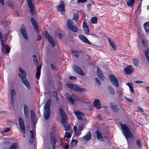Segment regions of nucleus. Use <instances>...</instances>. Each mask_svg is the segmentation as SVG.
<instances>
[{"label":"nucleus","instance_id":"1","mask_svg":"<svg viewBox=\"0 0 149 149\" xmlns=\"http://www.w3.org/2000/svg\"><path fill=\"white\" fill-rule=\"evenodd\" d=\"M51 104V100L48 99L45 104L44 107L43 116L45 119L48 120L50 117L51 111L50 106Z\"/></svg>","mask_w":149,"mask_h":149},{"label":"nucleus","instance_id":"2","mask_svg":"<svg viewBox=\"0 0 149 149\" xmlns=\"http://www.w3.org/2000/svg\"><path fill=\"white\" fill-rule=\"evenodd\" d=\"M121 128L123 130L124 135L127 139L128 137L130 138L133 137V135L131 131L126 125H122Z\"/></svg>","mask_w":149,"mask_h":149},{"label":"nucleus","instance_id":"3","mask_svg":"<svg viewBox=\"0 0 149 149\" xmlns=\"http://www.w3.org/2000/svg\"><path fill=\"white\" fill-rule=\"evenodd\" d=\"M67 25L68 28L70 30L74 32H77L78 29L75 25H74L73 22L71 19H68L67 22Z\"/></svg>","mask_w":149,"mask_h":149},{"label":"nucleus","instance_id":"4","mask_svg":"<svg viewBox=\"0 0 149 149\" xmlns=\"http://www.w3.org/2000/svg\"><path fill=\"white\" fill-rule=\"evenodd\" d=\"M57 10L61 15L64 14L65 13V4L63 1H61L58 6H56Z\"/></svg>","mask_w":149,"mask_h":149},{"label":"nucleus","instance_id":"5","mask_svg":"<svg viewBox=\"0 0 149 149\" xmlns=\"http://www.w3.org/2000/svg\"><path fill=\"white\" fill-rule=\"evenodd\" d=\"M18 120L20 129L22 133L24 134L25 133V127L23 120L21 117H19Z\"/></svg>","mask_w":149,"mask_h":149},{"label":"nucleus","instance_id":"6","mask_svg":"<svg viewBox=\"0 0 149 149\" xmlns=\"http://www.w3.org/2000/svg\"><path fill=\"white\" fill-rule=\"evenodd\" d=\"M109 78L110 81L113 85L116 87H118L119 86L118 80L112 74H110L109 75Z\"/></svg>","mask_w":149,"mask_h":149},{"label":"nucleus","instance_id":"7","mask_svg":"<svg viewBox=\"0 0 149 149\" xmlns=\"http://www.w3.org/2000/svg\"><path fill=\"white\" fill-rule=\"evenodd\" d=\"M67 86L68 88L77 91L83 92L84 91V89L74 84H68L67 85Z\"/></svg>","mask_w":149,"mask_h":149},{"label":"nucleus","instance_id":"8","mask_svg":"<svg viewBox=\"0 0 149 149\" xmlns=\"http://www.w3.org/2000/svg\"><path fill=\"white\" fill-rule=\"evenodd\" d=\"M45 38L50 43L53 47L55 46V43L52 37L48 33L45 34Z\"/></svg>","mask_w":149,"mask_h":149},{"label":"nucleus","instance_id":"9","mask_svg":"<svg viewBox=\"0 0 149 149\" xmlns=\"http://www.w3.org/2000/svg\"><path fill=\"white\" fill-rule=\"evenodd\" d=\"M20 31L22 34L23 38L26 40H28V37L27 32L25 29L24 26L23 24L22 25V27L21 28Z\"/></svg>","mask_w":149,"mask_h":149},{"label":"nucleus","instance_id":"10","mask_svg":"<svg viewBox=\"0 0 149 149\" xmlns=\"http://www.w3.org/2000/svg\"><path fill=\"white\" fill-rule=\"evenodd\" d=\"M31 21L33 26L34 30L37 33L39 32V30L37 23L35 19L33 18L31 19Z\"/></svg>","mask_w":149,"mask_h":149},{"label":"nucleus","instance_id":"11","mask_svg":"<svg viewBox=\"0 0 149 149\" xmlns=\"http://www.w3.org/2000/svg\"><path fill=\"white\" fill-rule=\"evenodd\" d=\"M27 0L30 13L31 15H33L34 13V8L32 1L31 0Z\"/></svg>","mask_w":149,"mask_h":149},{"label":"nucleus","instance_id":"12","mask_svg":"<svg viewBox=\"0 0 149 149\" xmlns=\"http://www.w3.org/2000/svg\"><path fill=\"white\" fill-rule=\"evenodd\" d=\"M124 71L125 74H130L132 73L134 71V70L132 65H129L124 69Z\"/></svg>","mask_w":149,"mask_h":149},{"label":"nucleus","instance_id":"13","mask_svg":"<svg viewBox=\"0 0 149 149\" xmlns=\"http://www.w3.org/2000/svg\"><path fill=\"white\" fill-rule=\"evenodd\" d=\"M61 123L65 128V130L68 131L70 129V127L69 124L67 122V119L61 121Z\"/></svg>","mask_w":149,"mask_h":149},{"label":"nucleus","instance_id":"14","mask_svg":"<svg viewBox=\"0 0 149 149\" xmlns=\"http://www.w3.org/2000/svg\"><path fill=\"white\" fill-rule=\"evenodd\" d=\"M31 122L33 125H35L36 124V115L34 111L32 110L31 111Z\"/></svg>","mask_w":149,"mask_h":149},{"label":"nucleus","instance_id":"15","mask_svg":"<svg viewBox=\"0 0 149 149\" xmlns=\"http://www.w3.org/2000/svg\"><path fill=\"white\" fill-rule=\"evenodd\" d=\"M73 69L74 71L77 73L80 74L81 75H84V74L83 71L81 68L78 66H74L73 67Z\"/></svg>","mask_w":149,"mask_h":149},{"label":"nucleus","instance_id":"16","mask_svg":"<svg viewBox=\"0 0 149 149\" xmlns=\"http://www.w3.org/2000/svg\"><path fill=\"white\" fill-rule=\"evenodd\" d=\"M30 136L31 137V138L29 140V144L31 145L32 143L33 140L35 139V136L34 132L32 130L30 131Z\"/></svg>","mask_w":149,"mask_h":149},{"label":"nucleus","instance_id":"17","mask_svg":"<svg viewBox=\"0 0 149 149\" xmlns=\"http://www.w3.org/2000/svg\"><path fill=\"white\" fill-rule=\"evenodd\" d=\"M59 111L62 119V120H65L66 119H67V116L65 111L62 108H60L59 109Z\"/></svg>","mask_w":149,"mask_h":149},{"label":"nucleus","instance_id":"18","mask_svg":"<svg viewBox=\"0 0 149 149\" xmlns=\"http://www.w3.org/2000/svg\"><path fill=\"white\" fill-rule=\"evenodd\" d=\"M79 38L85 43L89 45H91V42L88 40V39L84 36L81 34H79Z\"/></svg>","mask_w":149,"mask_h":149},{"label":"nucleus","instance_id":"19","mask_svg":"<svg viewBox=\"0 0 149 149\" xmlns=\"http://www.w3.org/2000/svg\"><path fill=\"white\" fill-rule=\"evenodd\" d=\"M16 95V92L14 89L11 90L10 97H11V105L13 106L14 104V97Z\"/></svg>","mask_w":149,"mask_h":149},{"label":"nucleus","instance_id":"20","mask_svg":"<svg viewBox=\"0 0 149 149\" xmlns=\"http://www.w3.org/2000/svg\"><path fill=\"white\" fill-rule=\"evenodd\" d=\"M94 106L97 109H100L101 108V104L99 99L95 100L93 102Z\"/></svg>","mask_w":149,"mask_h":149},{"label":"nucleus","instance_id":"21","mask_svg":"<svg viewBox=\"0 0 149 149\" xmlns=\"http://www.w3.org/2000/svg\"><path fill=\"white\" fill-rule=\"evenodd\" d=\"M19 72L21 73L19 74V76L20 78H21V79H22L23 78H25L26 76V73L25 71L21 68L20 67L19 68Z\"/></svg>","mask_w":149,"mask_h":149},{"label":"nucleus","instance_id":"22","mask_svg":"<svg viewBox=\"0 0 149 149\" xmlns=\"http://www.w3.org/2000/svg\"><path fill=\"white\" fill-rule=\"evenodd\" d=\"M75 114L79 120H82V117L84 116V114L82 112L76 111L75 112Z\"/></svg>","mask_w":149,"mask_h":149},{"label":"nucleus","instance_id":"23","mask_svg":"<svg viewBox=\"0 0 149 149\" xmlns=\"http://www.w3.org/2000/svg\"><path fill=\"white\" fill-rule=\"evenodd\" d=\"M91 134L90 131H88L86 134L83 137V139L86 141L89 140L91 139Z\"/></svg>","mask_w":149,"mask_h":149},{"label":"nucleus","instance_id":"24","mask_svg":"<svg viewBox=\"0 0 149 149\" xmlns=\"http://www.w3.org/2000/svg\"><path fill=\"white\" fill-rule=\"evenodd\" d=\"M22 82L24 84L28 89L29 90L30 89V85L29 82L25 78L22 79Z\"/></svg>","mask_w":149,"mask_h":149},{"label":"nucleus","instance_id":"25","mask_svg":"<svg viewBox=\"0 0 149 149\" xmlns=\"http://www.w3.org/2000/svg\"><path fill=\"white\" fill-rule=\"evenodd\" d=\"M97 76L101 80L103 81L104 80V77L102 74V72L99 68H97Z\"/></svg>","mask_w":149,"mask_h":149},{"label":"nucleus","instance_id":"26","mask_svg":"<svg viewBox=\"0 0 149 149\" xmlns=\"http://www.w3.org/2000/svg\"><path fill=\"white\" fill-rule=\"evenodd\" d=\"M41 67V65H40L39 66H38L37 68L36 76L37 78L38 79H39L40 75V71Z\"/></svg>","mask_w":149,"mask_h":149},{"label":"nucleus","instance_id":"27","mask_svg":"<svg viewBox=\"0 0 149 149\" xmlns=\"http://www.w3.org/2000/svg\"><path fill=\"white\" fill-rule=\"evenodd\" d=\"M96 134L97 135V139L101 141H104V139L102 136L101 133L99 131H97Z\"/></svg>","mask_w":149,"mask_h":149},{"label":"nucleus","instance_id":"28","mask_svg":"<svg viewBox=\"0 0 149 149\" xmlns=\"http://www.w3.org/2000/svg\"><path fill=\"white\" fill-rule=\"evenodd\" d=\"M107 89L108 92L110 94L112 95H114L115 94L114 89L111 86L108 85L107 87Z\"/></svg>","mask_w":149,"mask_h":149},{"label":"nucleus","instance_id":"29","mask_svg":"<svg viewBox=\"0 0 149 149\" xmlns=\"http://www.w3.org/2000/svg\"><path fill=\"white\" fill-rule=\"evenodd\" d=\"M9 149H19L18 145L16 143L12 144L9 147Z\"/></svg>","mask_w":149,"mask_h":149},{"label":"nucleus","instance_id":"30","mask_svg":"<svg viewBox=\"0 0 149 149\" xmlns=\"http://www.w3.org/2000/svg\"><path fill=\"white\" fill-rule=\"evenodd\" d=\"M111 108L112 109L114 112H118L119 109L117 107L116 105H115L113 103H111Z\"/></svg>","mask_w":149,"mask_h":149},{"label":"nucleus","instance_id":"31","mask_svg":"<svg viewBox=\"0 0 149 149\" xmlns=\"http://www.w3.org/2000/svg\"><path fill=\"white\" fill-rule=\"evenodd\" d=\"M108 40L110 43V44L113 49L115 50H116V48L114 44L113 41L110 38H108Z\"/></svg>","mask_w":149,"mask_h":149},{"label":"nucleus","instance_id":"32","mask_svg":"<svg viewBox=\"0 0 149 149\" xmlns=\"http://www.w3.org/2000/svg\"><path fill=\"white\" fill-rule=\"evenodd\" d=\"M51 144L52 145V149H55L56 145V141L54 138H51Z\"/></svg>","mask_w":149,"mask_h":149},{"label":"nucleus","instance_id":"33","mask_svg":"<svg viewBox=\"0 0 149 149\" xmlns=\"http://www.w3.org/2000/svg\"><path fill=\"white\" fill-rule=\"evenodd\" d=\"M2 51L4 52L6 54H8L9 53L10 51V48L9 46L6 45H5V48H3V50L2 49Z\"/></svg>","mask_w":149,"mask_h":149},{"label":"nucleus","instance_id":"34","mask_svg":"<svg viewBox=\"0 0 149 149\" xmlns=\"http://www.w3.org/2000/svg\"><path fill=\"white\" fill-rule=\"evenodd\" d=\"M144 27L146 32L149 33V21L146 22L144 24Z\"/></svg>","mask_w":149,"mask_h":149},{"label":"nucleus","instance_id":"35","mask_svg":"<svg viewBox=\"0 0 149 149\" xmlns=\"http://www.w3.org/2000/svg\"><path fill=\"white\" fill-rule=\"evenodd\" d=\"M67 98L70 102L72 104H74V101L73 98L69 95H67Z\"/></svg>","mask_w":149,"mask_h":149},{"label":"nucleus","instance_id":"36","mask_svg":"<svg viewBox=\"0 0 149 149\" xmlns=\"http://www.w3.org/2000/svg\"><path fill=\"white\" fill-rule=\"evenodd\" d=\"M135 0H127V4L129 6H132L135 2Z\"/></svg>","mask_w":149,"mask_h":149},{"label":"nucleus","instance_id":"37","mask_svg":"<svg viewBox=\"0 0 149 149\" xmlns=\"http://www.w3.org/2000/svg\"><path fill=\"white\" fill-rule=\"evenodd\" d=\"M145 56L149 62V52L148 49L144 51Z\"/></svg>","mask_w":149,"mask_h":149},{"label":"nucleus","instance_id":"38","mask_svg":"<svg viewBox=\"0 0 149 149\" xmlns=\"http://www.w3.org/2000/svg\"><path fill=\"white\" fill-rule=\"evenodd\" d=\"M91 20L92 24H96L97 23V19L96 17H92L91 19Z\"/></svg>","mask_w":149,"mask_h":149},{"label":"nucleus","instance_id":"39","mask_svg":"<svg viewBox=\"0 0 149 149\" xmlns=\"http://www.w3.org/2000/svg\"><path fill=\"white\" fill-rule=\"evenodd\" d=\"M126 84L128 86H129V87L130 88V91H131V92L132 93H134V91H133V87H132V85L130 83H127Z\"/></svg>","mask_w":149,"mask_h":149},{"label":"nucleus","instance_id":"40","mask_svg":"<svg viewBox=\"0 0 149 149\" xmlns=\"http://www.w3.org/2000/svg\"><path fill=\"white\" fill-rule=\"evenodd\" d=\"M78 141L77 140H75L74 139H72L71 142V144L74 147L75 146H76L77 144Z\"/></svg>","mask_w":149,"mask_h":149},{"label":"nucleus","instance_id":"41","mask_svg":"<svg viewBox=\"0 0 149 149\" xmlns=\"http://www.w3.org/2000/svg\"><path fill=\"white\" fill-rule=\"evenodd\" d=\"M133 60L134 65L136 66H137L139 65V61L138 59H133Z\"/></svg>","mask_w":149,"mask_h":149},{"label":"nucleus","instance_id":"42","mask_svg":"<svg viewBox=\"0 0 149 149\" xmlns=\"http://www.w3.org/2000/svg\"><path fill=\"white\" fill-rule=\"evenodd\" d=\"M79 18V15L78 13H76L74 15L73 18V19L74 21L77 20Z\"/></svg>","mask_w":149,"mask_h":149},{"label":"nucleus","instance_id":"43","mask_svg":"<svg viewBox=\"0 0 149 149\" xmlns=\"http://www.w3.org/2000/svg\"><path fill=\"white\" fill-rule=\"evenodd\" d=\"M53 96L55 98L56 101H58L59 100L58 97V93L56 91H54L53 95Z\"/></svg>","mask_w":149,"mask_h":149},{"label":"nucleus","instance_id":"44","mask_svg":"<svg viewBox=\"0 0 149 149\" xmlns=\"http://www.w3.org/2000/svg\"><path fill=\"white\" fill-rule=\"evenodd\" d=\"M84 31L85 32V33L87 35L89 34L90 30L89 29L88 27H86L84 28Z\"/></svg>","mask_w":149,"mask_h":149},{"label":"nucleus","instance_id":"45","mask_svg":"<svg viewBox=\"0 0 149 149\" xmlns=\"http://www.w3.org/2000/svg\"><path fill=\"white\" fill-rule=\"evenodd\" d=\"M1 41V44L2 46V49L3 50V48H5V45L4 44V41L3 39V37L0 38Z\"/></svg>","mask_w":149,"mask_h":149},{"label":"nucleus","instance_id":"46","mask_svg":"<svg viewBox=\"0 0 149 149\" xmlns=\"http://www.w3.org/2000/svg\"><path fill=\"white\" fill-rule=\"evenodd\" d=\"M71 53H72V55L75 57H77L78 58L79 57L76 51H72Z\"/></svg>","mask_w":149,"mask_h":149},{"label":"nucleus","instance_id":"47","mask_svg":"<svg viewBox=\"0 0 149 149\" xmlns=\"http://www.w3.org/2000/svg\"><path fill=\"white\" fill-rule=\"evenodd\" d=\"M33 58L34 62H35L34 64H37L38 63V61L36 56V55L33 56Z\"/></svg>","mask_w":149,"mask_h":149},{"label":"nucleus","instance_id":"48","mask_svg":"<svg viewBox=\"0 0 149 149\" xmlns=\"http://www.w3.org/2000/svg\"><path fill=\"white\" fill-rule=\"evenodd\" d=\"M71 136V135L68 132H66L64 136L65 137H67L68 138H70Z\"/></svg>","mask_w":149,"mask_h":149},{"label":"nucleus","instance_id":"49","mask_svg":"<svg viewBox=\"0 0 149 149\" xmlns=\"http://www.w3.org/2000/svg\"><path fill=\"white\" fill-rule=\"evenodd\" d=\"M24 112H28L29 110H28V108L27 106L26 105H24Z\"/></svg>","mask_w":149,"mask_h":149},{"label":"nucleus","instance_id":"50","mask_svg":"<svg viewBox=\"0 0 149 149\" xmlns=\"http://www.w3.org/2000/svg\"><path fill=\"white\" fill-rule=\"evenodd\" d=\"M95 80L96 81V83L98 86H100V85H101V82L100 80L98 78H95Z\"/></svg>","mask_w":149,"mask_h":149},{"label":"nucleus","instance_id":"51","mask_svg":"<svg viewBox=\"0 0 149 149\" xmlns=\"http://www.w3.org/2000/svg\"><path fill=\"white\" fill-rule=\"evenodd\" d=\"M136 144L139 148H141V141L139 140H137L136 141Z\"/></svg>","mask_w":149,"mask_h":149},{"label":"nucleus","instance_id":"52","mask_svg":"<svg viewBox=\"0 0 149 149\" xmlns=\"http://www.w3.org/2000/svg\"><path fill=\"white\" fill-rule=\"evenodd\" d=\"M51 67L52 69L54 70H57V68L53 64H51Z\"/></svg>","mask_w":149,"mask_h":149},{"label":"nucleus","instance_id":"53","mask_svg":"<svg viewBox=\"0 0 149 149\" xmlns=\"http://www.w3.org/2000/svg\"><path fill=\"white\" fill-rule=\"evenodd\" d=\"M137 111L138 112H143V109L142 108H141L140 107H138L137 108Z\"/></svg>","mask_w":149,"mask_h":149},{"label":"nucleus","instance_id":"54","mask_svg":"<svg viewBox=\"0 0 149 149\" xmlns=\"http://www.w3.org/2000/svg\"><path fill=\"white\" fill-rule=\"evenodd\" d=\"M10 130V129L9 128L7 127L4 129V130H3V132L5 133H6L8 132H9Z\"/></svg>","mask_w":149,"mask_h":149},{"label":"nucleus","instance_id":"55","mask_svg":"<svg viewBox=\"0 0 149 149\" xmlns=\"http://www.w3.org/2000/svg\"><path fill=\"white\" fill-rule=\"evenodd\" d=\"M70 79L71 80H76L77 78L74 76H70Z\"/></svg>","mask_w":149,"mask_h":149},{"label":"nucleus","instance_id":"56","mask_svg":"<svg viewBox=\"0 0 149 149\" xmlns=\"http://www.w3.org/2000/svg\"><path fill=\"white\" fill-rule=\"evenodd\" d=\"M8 5L9 7H11V8H14V5L12 3H11V2L9 3H8Z\"/></svg>","mask_w":149,"mask_h":149},{"label":"nucleus","instance_id":"57","mask_svg":"<svg viewBox=\"0 0 149 149\" xmlns=\"http://www.w3.org/2000/svg\"><path fill=\"white\" fill-rule=\"evenodd\" d=\"M84 126H81L78 127V130L79 131H81L84 127Z\"/></svg>","mask_w":149,"mask_h":149},{"label":"nucleus","instance_id":"58","mask_svg":"<svg viewBox=\"0 0 149 149\" xmlns=\"http://www.w3.org/2000/svg\"><path fill=\"white\" fill-rule=\"evenodd\" d=\"M87 0H78L77 3H84L86 2Z\"/></svg>","mask_w":149,"mask_h":149},{"label":"nucleus","instance_id":"59","mask_svg":"<svg viewBox=\"0 0 149 149\" xmlns=\"http://www.w3.org/2000/svg\"><path fill=\"white\" fill-rule=\"evenodd\" d=\"M24 115L25 118H28V114H29V112H24Z\"/></svg>","mask_w":149,"mask_h":149},{"label":"nucleus","instance_id":"60","mask_svg":"<svg viewBox=\"0 0 149 149\" xmlns=\"http://www.w3.org/2000/svg\"><path fill=\"white\" fill-rule=\"evenodd\" d=\"M142 43L144 47H146V43L145 40H143L142 41Z\"/></svg>","mask_w":149,"mask_h":149},{"label":"nucleus","instance_id":"61","mask_svg":"<svg viewBox=\"0 0 149 149\" xmlns=\"http://www.w3.org/2000/svg\"><path fill=\"white\" fill-rule=\"evenodd\" d=\"M83 28H84L86 27H88V26L86 24L85 22H83Z\"/></svg>","mask_w":149,"mask_h":149},{"label":"nucleus","instance_id":"62","mask_svg":"<svg viewBox=\"0 0 149 149\" xmlns=\"http://www.w3.org/2000/svg\"><path fill=\"white\" fill-rule=\"evenodd\" d=\"M74 130V132H76L77 130V127L76 126H74L73 128Z\"/></svg>","mask_w":149,"mask_h":149},{"label":"nucleus","instance_id":"63","mask_svg":"<svg viewBox=\"0 0 149 149\" xmlns=\"http://www.w3.org/2000/svg\"><path fill=\"white\" fill-rule=\"evenodd\" d=\"M59 36V38L60 39H62L63 37V35L61 33H59L58 34Z\"/></svg>","mask_w":149,"mask_h":149},{"label":"nucleus","instance_id":"64","mask_svg":"<svg viewBox=\"0 0 149 149\" xmlns=\"http://www.w3.org/2000/svg\"><path fill=\"white\" fill-rule=\"evenodd\" d=\"M41 39V36L40 35H39L38 37L37 38V40H39Z\"/></svg>","mask_w":149,"mask_h":149}]
</instances>
